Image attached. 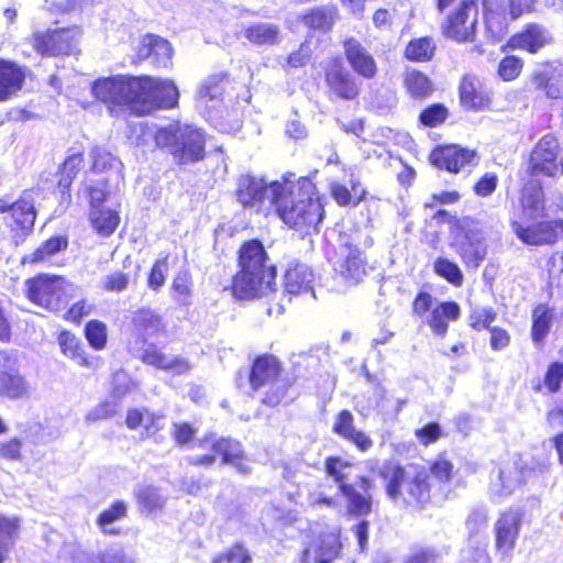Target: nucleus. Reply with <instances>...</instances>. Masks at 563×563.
I'll return each instance as SVG.
<instances>
[{
  "instance_id": "37998d69",
  "label": "nucleus",
  "mask_w": 563,
  "mask_h": 563,
  "mask_svg": "<svg viewBox=\"0 0 563 563\" xmlns=\"http://www.w3.org/2000/svg\"><path fill=\"white\" fill-rule=\"evenodd\" d=\"M125 516L126 505L123 501L118 500L99 515L97 525L102 530V532L108 534H115L119 531L113 527L114 522L123 519Z\"/></svg>"
},
{
  "instance_id": "4be33fe9",
  "label": "nucleus",
  "mask_w": 563,
  "mask_h": 563,
  "mask_svg": "<svg viewBox=\"0 0 563 563\" xmlns=\"http://www.w3.org/2000/svg\"><path fill=\"white\" fill-rule=\"evenodd\" d=\"M344 53L351 67L365 78H372L376 74V63L366 48L355 38L344 42Z\"/></svg>"
},
{
  "instance_id": "e2e57ef3",
  "label": "nucleus",
  "mask_w": 563,
  "mask_h": 563,
  "mask_svg": "<svg viewBox=\"0 0 563 563\" xmlns=\"http://www.w3.org/2000/svg\"><path fill=\"white\" fill-rule=\"evenodd\" d=\"M168 272L167 256L164 258L157 260L150 273L148 276V287L153 290H158L164 284L166 279V275Z\"/></svg>"
},
{
  "instance_id": "4d7b16f0",
  "label": "nucleus",
  "mask_w": 563,
  "mask_h": 563,
  "mask_svg": "<svg viewBox=\"0 0 563 563\" xmlns=\"http://www.w3.org/2000/svg\"><path fill=\"white\" fill-rule=\"evenodd\" d=\"M448 109L443 104H433L420 113V122L426 126H437L445 121Z\"/></svg>"
},
{
  "instance_id": "bf43d9fd",
  "label": "nucleus",
  "mask_w": 563,
  "mask_h": 563,
  "mask_svg": "<svg viewBox=\"0 0 563 563\" xmlns=\"http://www.w3.org/2000/svg\"><path fill=\"white\" fill-rule=\"evenodd\" d=\"M350 464L340 457H328L325 461V471L338 484H345L344 479L347 476Z\"/></svg>"
},
{
  "instance_id": "6e6d98bb",
  "label": "nucleus",
  "mask_w": 563,
  "mask_h": 563,
  "mask_svg": "<svg viewBox=\"0 0 563 563\" xmlns=\"http://www.w3.org/2000/svg\"><path fill=\"white\" fill-rule=\"evenodd\" d=\"M432 481H437L439 485L448 484L453 474V465L446 459L440 456L431 465Z\"/></svg>"
},
{
  "instance_id": "b1692460",
  "label": "nucleus",
  "mask_w": 563,
  "mask_h": 563,
  "mask_svg": "<svg viewBox=\"0 0 563 563\" xmlns=\"http://www.w3.org/2000/svg\"><path fill=\"white\" fill-rule=\"evenodd\" d=\"M522 482V470L516 463L504 464L497 477L490 483V494L494 498H503L516 490Z\"/></svg>"
},
{
  "instance_id": "20e7f679",
  "label": "nucleus",
  "mask_w": 563,
  "mask_h": 563,
  "mask_svg": "<svg viewBox=\"0 0 563 563\" xmlns=\"http://www.w3.org/2000/svg\"><path fill=\"white\" fill-rule=\"evenodd\" d=\"M93 96L109 106H126L137 114H146L154 99H148L151 81H143L139 77L113 76L100 78L92 85Z\"/></svg>"
},
{
  "instance_id": "c03bdc74",
  "label": "nucleus",
  "mask_w": 563,
  "mask_h": 563,
  "mask_svg": "<svg viewBox=\"0 0 563 563\" xmlns=\"http://www.w3.org/2000/svg\"><path fill=\"white\" fill-rule=\"evenodd\" d=\"M133 323L144 336H153L164 328L161 318L148 309L137 311L133 318Z\"/></svg>"
},
{
  "instance_id": "6ab92c4d",
  "label": "nucleus",
  "mask_w": 563,
  "mask_h": 563,
  "mask_svg": "<svg viewBox=\"0 0 563 563\" xmlns=\"http://www.w3.org/2000/svg\"><path fill=\"white\" fill-rule=\"evenodd\" d=\"M512 228L517 236L527 244H551L556 241L559 233L563 232V222L544 221L529 228L514 222Z\"/></svg>"
},
{
  "instance_id": "79ce46f5",
  "label": "nucleus",
  "mask_w": 563,
  "mask_h": 563,
  "mask_svg": "<svg viewBox=\"0 0 563 563\" xmlns=\"http://www.w3.org/2000/svg\"><path fill=\"white\" fill-rule=\"evenodd\" d=\"M68 242L67 239L63 236H56L52 238L47 241H45L37 250H35L33 253L25 255L22 258V263H40L44 262L47 258H49L52 255L56 254L63 249H66Z\"/></svg>"
},
{
  "instance_id": "9d476101",
  "label": "nucleus",
  "mask_w": 563,
  "mask_h": 563,
  "mask_svg": "<svg viewBox=\"0 0 563 563\" xmlns=\"http://www.w3.org/2000/svg\"><path fill=\"white\" fill-rule=\"evenodd\" d=\"M198 449L208 452L202 455L191 456L189 462L194 465L209 466L216 461L218 455H221L223 463L232 464L241 473L250 472L249 465L244 464L241 445L236 441L216 440L213 437H210L201 440L198 443Z\"/></svg>"
},
{
  "instance_id": "a878e982",
  "label": "nucleus",
  "mask_w": 563,
  "mask_h": 563,
  "mask_svg": "<svg viewBox=\"0 0 563 563\" xmlns=\"http://www.w3.org/2000/svg\"><path fill=\"white\" fill-rule=\"evenodd\" d=\"M142 361L156 368L170 371L175 374H184L190 369V364L187 360L167 355L155 345H148L144 350Z\"/></svg>"
},
{
  "instance_id": "7c9ffc66",
  "label": "nucleus",
  "mask_w": 563,
  "mask_h": 563,
  "mask_svg": "<svg viewBox=\"0 0 563 563\" xmlns=\"http://www.w3.org/2000/svg\"><path fill=\"white\" fill-rule=\"evenodd\" d=\"M336 18L335 7H318L303 14L301 20L309 29L328 32L332 29Z\"/></svg>"
},
{
  "instance_id": "39448f33",
  "label": "nucleus",
  "mask_w": 563,
  "mask_h": 563,
  "mask_svg": "<svg viewBox=\"0 0 563 563\" xmlns=\"http://www.w3.org/2000/svg\"><path fill=\"white\" fill-rule=\"evenodd\" d=\"M382 476L387 482V495L394 500L402 498L409 505H424L431 499L432 490L437 489L429 482V475L413 466L404 468L388 464L382 471ZM438 489L441 490V487Z\"/></svg>"
},
{
  "instance_id": "f03ea898",
  "label": "nucleus",
  "mask_w": 563,
  "mask_h": 563,
  "mask_svg": "<svg viewBox=\"0 0 563 563\" xmlns=\"http://www.w3.org/2000/svg\"><path fill=\"white\" fill-rule=\"evenodd\" d=\"M239 266L240 271L232 283L236 298H257L274 290L275 268L268 263L266 252L258 241H250L241 247Z\"/></svg>"
},
{
  "instance_id": "4c0bfd02",
  "label": "nucleus",
  "mask_w": 563,
  "mask_h": 563,
  "mask_svg": "<svg viewBox=\"0 0 563 563\" xmlns=\"http://www.w3.org/2000/svg\"><path fill=\"white\" fill-rule=\"evenodd\" d=\"M460 97L465 107L474 110L484 109L489 102V98L477 88L476 84L471 78H464L462 80Z\"/></svg>"
},
{
  "instance_id": "13d9d810",
  "label": "nucleus",
  "mask_w": 563,
  "mask_h": 563,
  "mask_svg": "<svg viewBox=\"0 0 563 563\" xmlns=\"http://www.w3.org/2000/svg\"><path fill=\"white\" fill-rule=\"evenodd\" d=\"M522 60L516 56H506L501 59L498 67V74L504 80H514L522 69Z\"/></svg>"
},
{
  "instance_id": "ea45409f",
  "label": "nucleus",
  "mask_w": 563,
  "mask_h": 563,
  "mask_svg": "<svg viewBox=\"0 0 563 563\" xmlns=\"http://www.w3.org/2000/svg\"><path fill=\"white\" fill-rule=\"evenodd\" d=\"M553 320L552 311L544 305H539L532 313L531 335L534 343H541L550 331Z\"/></svg>"
},
{
  "instance_id": "603ef678",
  "label": "nucleus",
  "mask_w": 563,
  "mask_h": 563,
  "mask_svg": "<svg viewBox=\"0 0 563 563\" xmlns=\"http://www.w3.org/2000/svg\"><path fill=\"white\" fill-rule=\"evenodd\" d=\"M433 268L439 276L455 286H460L463 282V274L459 266L446 258L440 257L435 260Z\"/></svg>"
},
{
  "instance_id": "bb28decb",
  "label": "nucleus",
  "mask_w": 563,
  "mask_h": 563,
  "mask_svg": "<svg viewBox=\"0 0 563 563\" xmlns=\"http://www.w3.org/2000/svg\"><path fill=\"white\" fill-rule=\"evenodd\" d=\"M550 41L548 32L537 25L530 24L522 32L514 35L508 46L512 49H525L530 53H536Z\"/></svg>"
},
{
  "instance_id": "1a4fd4ad",
  "label": "nucleus",
  "mask_w": 563,
  "mask_h": 563,
  "mask_svg": "<svg viewBox=\"0 0 563 563\" xmlns=\"http://www.w3.org/2000/svg\"><path fill=\"white\" fill-rule=\"evenodd\" d=\"M280 183H284V175L269 184L261 177L241 175L236 183L235 196L243 207L264 212L274 207L273 186Z\"/></svg>"
},
{
  "instance_id": "423d86ee",
  "label": "nucleus",
  "mask_w": 563,
  "mask_h": 563,
  "mask_svg": "<svg viewBox=\"0 0 563 563\" xmlns=\"http://www.w3.org/2000/svg\"><path fill=\"white\" fill-rule=\"evenodd\" d=\"M81 294V288L60 276L38 275L26 282L27 298L48 310L58 311Z\"/></svg>"
},
{
  "instance_id": "0e129e2a",
  "label": "nucleus",
  "mask_w": 563,
  "mask_h": 563,
  "mask_svg": "<svg viewBox=\"0 0 563 563\" xmlns=\"http://www.w3.org/2000/svg\"><path fill=\"white\" fill-rule=\"evenodd\" d=\"M563 383V363H552L544 375V385L550 393H556Z\"/></svg>"
},
{
  "instance_id": "338daca9",
  "label": "nucleus",
  "mask_w": 563,
  "mask_h": 563,
  "mask_svg": "<svg viewBox=\"0 0 563 563\" xmlns=\"http://www.w3.org/2000/svg\"><path fill=\"white\" fill-rule=\"evenodd\" d=\"M57 563H91L87 553L76 544H67L63 548Z\"/></svg>"
},
{
  "instance_id": "a211bd4d",
  "label": "nucleus",
  "mask_w": 563,
  "mask_h": 563,
  "mask_svg": "<svg viewBox=\"0 0 563 563\" xmlns=\"http://www.w3.org/2000/svg\"><path fill=\"white\" fill-rule=\"evenodd\" d=\"M325 81L330 93L344 100H353L360 92L356 79L338 62L327 68Z\"/></svg>"
},
{
  "instance_id": "f3484780",
  "label": "nucleus",
  "mask_w": 563,
  "mask_h": 563,
  "mask_svg": "<svg viewBox=\"0 0 563 563\" xmlns=\"http://www.w3.org/2000/svg\"><path fill=\"white\" fill-rule=\"evenodd\" d=\"M340 550L339 533L331 531L314 538L303 550L302 563H332Z\"/></svg>"
},
{
  "instance_id": "680f3d73",
  "label": "nucleus",
  "mask_w": 563,
  "mask_h": 563,
  "mask_svg": "<svg viewBox=\"0 0 563 563\" xmlns=\"http://www.w3.org/2000/svg\"><path fill=\"white\" fill-rule=\"evenodd\" d=\"M109 178H102L101 180L88 179V189L90 196L91 209L100 208V205L108 197L107 181Z\"/></svg>"
},
{
  "instance_id": "e433bc0d",
  "label": "nucleus",
  "mask_w": 563,
  "mask_h": 563,
  "mask_svg": "<svg viewBox=\"0 0 563 563\" xmlns=\"http://www.w3.org/2000/svg\"><path fill=\"white\" fill-rule=\"evenodd\" d=\"M92 155V174L110 173L115 175L117 178L121 177V162L114 157L110 152L96 147L91 152Z\"/></svg>"
},
{
  "instance_id": "09e8293b",
  "label": "nucleus",
  "mask_w": 563,
  "mask_h": 563,
  "mask_svg": "<svg viewBox=\"0 0 563 563\" xmlns=\"http://www.w3.org/2000/svg\"><path fill=\"white\" fill-rule=\"evenodd\" d=\"M227 80L224 76L216 75L209 77L201 86L199 90V101L201 103H208L209 101L218 100L222 97Z\"/></svg>"
},
{
  "instance_id": "393cba45",
  "label": "nucleus",
  "mask_w": 563,
  "mask_h": 563,
  "mask_svg": "<svg viewBox=\"0 0 563 563\" xmlns=\"http://www.w3.org/2000/svg\"><path fill=\"white\" fill-rule=\"evenodd\" d=\"M459 254L466 265L479 266L487 254L484 236L479 230H471L465 233L464 240L459 244Z\"/></svg>"
},
{
  "instance_id": "c756f323",
  "label": "nucleus",
  "mask_w": 563,
  "mask_h": 563,
  "mask_svg": "<svg viewBox=\"0 0 563 563\" xmlns=\"http://www.w3.org/2000/svg\"><path fill=\"white\" fill-rule=\"evenodd\" d=\"M173 49L170 44L156 35H145L142 38L139 56L141 58L154 57L155 63L159 66H167L172 57Z\"/></svg>"
},
{
  "instance_id": "de8ad7c7",
  "label": "nucleus",
  "mask_w": 563,
  "mask_h": 563,
  "mask_svg": "<svg viewBox=\"0 0 563 563\" xmlns=\"http://www.w3.org/2000/svg\"><path fill=\"white\" fill-rule=\"evenodd\" d=\"M19 529L16 518H7L0 516V563H4L8 558L9 547Z\"/></svg>"
},
{
  "instance_id": "2f4dec72",
  "label": "nucleus",
  "mask_w": 563,
  "mask_h": 563,
  "mask_svg": "<svg viewBox=\"0 0 563 563\" xmlns=\"http://www.w3.org/2000/svg\"><path fill=\"white\" fill-rule=\"evenodd\" d=\"M89 219L93 230L101 236H110L120 223L119 213L107 208L91 209Z\"/></svg>"
},
{
  "instance_id": "c9c22d12",
  "label": "nucleus",
  "mask_w": 563,
  "mask_h": 563,
  "mask_svg": "<svg viewBox=\"0 0 563 563\" xmlns=\"http://www.w3.org/2000/svg\"><path fill=\"white\" fill-rule=\"evenodd\" d=\"M340 492L346 498V511L349 515L362 517L368 515L372 511L371 497H366L360 494L352 485L341 484Z\"/></svg>"
},
{
  "instance_id": "4468645a",
  "label": "nucleus",
  "mask_w": 563,
  "mask_h": 563,
  "mask_svg": "<svg viewBox=\"0 0 563 563\" xmlns=\"http://www.w3.org/2000/svg\"><path fill=\"white\" fill-rule=\"evenodd\" d=\"M559 142L553 135L543 136L530 155L529 172L532 176L552 177L559 172Z\"/></svg>"
},
{
  "instance_id": "3c124183",
  "label": "nucleus",
  "mask_w": 563,
  "mask_h": 563,
  "mask_svg": "<svg viewBox=\"0 0 563 563\" xmlns=\"http://www.w3.org/2000/svg\"><path fill=\"white\" fill-rule=\"evenodd\" d=\"M192 292V283L186 272L176 275L172 284V297L180 305H188Z\"/></svg>"
},
{
  "instance_id": "8fccbe9b",
  "label": "nucleus",
  "mask_w": 563,
  "mask_h": 563,
  "mask_svg": "<svg viewBox=\"0 0 563 563\" xmlns=\"http://www.w3.org/2000/svg\"><path fill=\"white\" fill-rule=\"evenodd\" d=\"M85 335L92 349L103 350L106 347L108 330L102 321L90 320L85 327Z\"/></svg>"
},
{
  "instance_id": "6e6552de",
  "label": "nucleus",
  "mask_w": 563,
  "mask_h": 563,
  "mask_svg": "<svg viewBox=\"0 0 563 563\" xmlns=\"http://www.w3.org/2000/svg\"><path fill=\"white\" fill-rule=\"evenodd\" d=\"M279 375L280 365L273 355L257 357L250 375L253 389L265 388L262 401L272 407L279 405L286 393V386L279 379Z\"/></svg>"
},
{
  "instance_id": "c85d7f7f",
  "label": "nucleus",
  "mask_w": 563,
  "mask_h": 563,
  "mask_svg": "<svg viewBox=\"0 0 563 563\" xmlns=\"http://www.w3.org/2000/svg\"><path fill=\"white\" fill-rule=\"evenodd\" d=\"M460 313L461 310L456 302L435 303L431 312L426 316V322L435 334L443 336L448 331V322L457 320Z\"/></svg>"
},
{
  "instance_id": "a19ab883",
  "label": "nucleus",
  "mask_w": 563,
  "mask_h": 563,
  "mask_svg": "<svg viewBox=\"0 0 563 563\" xmlns=\"http://www.w3.org/2000/svg\"><path fill=\"white\" fill-rule=\"evenodd\" d=\"M58 343L62 353L66 357L76 361L81 366L88 367L90 365L80 346V341L75 334L69 331H63L58 336Z\"/></svg>"
},
{
  "instance_id": "58836bf2",
  "label": "nucleus",
  "mask_w": 563,
  "mask_h": 563,
  "mask_svg": "<svg viewBox=\"0 0 563 563\" xmlns=\"http://www.w3.org/2000/svg\"><path fill=\"white\" fill-rule=\"evenodd\" d=\"M435 48L432 37H418L408 43L405 48V56L412 62H429L433 57Z\"/></svg>"
},
{
  "instance_id": "052dcab7",
  "label": "nucleus",
  "mask_w": 563,
  "mask_h": 563,
  "mask_svg": "<svg viewBox=\"0 0 563 563\" xmlns=\"http://www.w3.org/2000/svg\"><path fill=\"white\" fill-rule=\"evenodd\" d=\"M95 306L91 301L86 298H81L75 303L70 306V308L65 312L64 318L67 321L79 323L84 317L89 316Z\"/></svg>"
},
{
  "instance_id": "412c9836",
  "label": "nucleus",
  "mask_w": 563,
  "mask_h": 563,
  "mask_svg": "<svg viewBox=\"0 0 563 563\" xmlns=\"http://www.w3.org/2000/svg\"><path fill=\"white\" fill-rule=\"evenodd\" d=\"M143 81H151V89H148V99H154V103L146 114L156 109H172L178 103L179 92L172 80L159 79L153 77H139Z\"/></svg>"
},
{
  "instance_id": "5701e85b",
  "label": "nucleus",
  "mask_w": 563,
  "mask_h": 563,
  "mask_svg": "<svg viewBox=\"0 0 563 563\" xmlns=\"http://www.w3.org/2000/svg\"><path fill=\"white\" fill-rule=\"evenodd\" d=\"M332 430L335 434L354 443L363 452L368 451L373 445L368 435L355 429L354 417L349 410H342L336 415Z\"/></svg>"
},
{
  "instance_id": "864d4df0",
  "label": "nucleus",
  "mask_w": 563,
  "mask_h": 563,
  "mask_svg": "<svg viewBox=\"0 0 563 563\" xmlns=\"http://www.w3.org/2000/svg\"><path fill=\"white\" fill-rule=\"evenodd\" d=\"M117 411L118 401L113 399H107L90 409L85 417V421L87 423H95L100 420H106L112 418Z\"/></svg>"
},
{
  "instance_id": "0eeeda50",
  "label": "nucleus",
  "mask_w": 563,
  "mask_h": 563,
  "mask_svg": "<svg viewBox=\"0 0 563 563\" xmlns=\"http://www.w3.org/2000/svg\"><path fill=\"white\" fill-rule=\"evenodd\" d=\"M366 267L362 251L349 239L343 241L333 261L335 290L344 291L358 284L366 275Z\"/></svg>"
},
{
  "instance_id": "473e14b6",
  "label": "nucleus",
  "mask_w": 563,
  "mask_h": 563,
  "mask_svg": "<svg viewBox=\"0 0 563 563\" xmlns=\"http://www.w3.org/2000/svg\"><path fill=\"white\" fill-rule=\"evenodd\" d=\"M312 279L311 269L303 264H298L286 272L285 288L289 294L307 291L311 288Z\"/></svg>"
},
{
  "instance_id": "9b49d317",
  "label": "nucleus",
  "mask_w": 563,
  "mask_h": 563,
  "mask_svg": "<svg viewBox=\"0 0 563 563\" xmlns=\"http://www.w3.org/2000/svg\"><path fill=\"white\" fill-rule=\"evenodd\" d=\"M80 35L78 27L56 29L34 34L32 45L41 55L73 54L78 48Z\"/></svg>"
},
{
  "instance_id": "49530a36",
  "label": "nucleus",
  "mask_w": 563,
  "mask_h": 563,
  "mask_svg": "<svg viewBox=\"0 0 563 563\" xmlns=\"http://www.w3.org/2000/svg\"><path fill=\"white\" fill-rule=\"evenodd\" d=\"M405 85L409 93L415 98H424L432 91V84L430 79L418 70L407 71Z\"/></svg>"
},
{
  "instance_id": "2eb2a0df",
  "label": "nucleus",
  "mask_w": 563,
  "mask_h": 563,
  "mask_svg": "<svg viewBox=\"0 0 563 563\" xmlns=\"http://www.w3.org/2000/svg\"><path fill=\"white\" fill-rule=\"evenodd\" d=\"M522 523V514L516 509L501 512L494 526L495 548L501 555H509L515 549Z\"/></svg>"
},
{
  "instance_id": "69168bd1",
  "label": "nucleus",
  "mask_w": 563,
  "mask_h": 563,
  "mask_svg": "<svg viewBox=\"0 0 563 563\" xmlns=\"http://www.w3.org/2000/svg\"><path fill=\"white\" fill-rule=\"evenodd\" d=\"M247 550L240 544L232 547L225 554L213 559V563H251Z\"/></svg>"
},
{
  "instance_id": "f8f14e48",
  "label": "nucleus",
  "mask_w": 563,
  "mask_h": 563,
  "mask_svg": "<svg viewBox=\"0 0 563 563\" xmlns=\"http://www.w3.org/2000/svg\"><path fill=\"white\" fill-rule=\"evenodd\" d=\"M478 9L474 0H463L449 16L443 34L456 42H472L475 38Z\"/></svg>"
},
{
  "instance_id": "a18cd8bd",
  "label": "nucleus",
  "mask_w": 563,
  "mask_h": 563,
  "mask_svg": "<svg viewBox=\"0 0 563 563\" xmlns=\"http://www.w3.org/2000/svg\"><path fill=\"white\" fill-rule=\"evenodd\" d=\"M279 30L277 26L267 23L251 25L245 31V36L255 44H274L277 42Z\"/></svg>"
},
{
  "instance_id": "774afa93",
  "label": "nucleus",
  "mask_w": 563,
  "mask_h": 563,
  "mask_svg": "<svg viewBox=\"0 0 563 563\" xmlns=\"http://www.w3.org/2000/svg\"><path fill=\"white\" fill-rule=\"evenodd\" d=\"M548 97L558 99L563 97V67L553 71L545 84Z\"/></svg>"
},
{
  "instance_id": "dca6fc26",
  "label": "nucleus",
  "mask_w": 563,
  "mask_h": 563,
  "mask_svg": "<svg viewBox=\"0 0 563 563\" xmlns=\"http://www.w3.org/2000/svg\"><path fill=\"white\" fill-rule=\"evenodd\" d=\"M27 385L18 369V360L14 353L0 355V394L9 398H19L25 395Z\"/></svg>"
},
{
  "instance_id": "cd10ccee",
  "label": "nucleus",
  "mask_w": 563,
  "mask_h": 563,
  "mask_svg": "<svg viewBox=\"0 0 563 563\" xmlns=\"http://www.w3.org/2000/svg\"><path fill=\"white\" fill-rule=\"evenodd\" d=\"M23 81L24 73L16 64L0 59V102L16 95Z\"/></svg>"
},
{
  "instance_id": "ddd939ff",
  "label": "nucleus",
  "mask_w": 563,
  "mask_h": 563,
  "mask_svg": "<svg viewBox=\"0 0 563 563\" xmlns=\"http://www.w3.org/2000/svg\"><path fill=\"white\" fill-rule=\"evenodd\" d=\"M5 212L9 213V217L5 218L7 225L13 233L15 243H19L24 240L34 225V206L24 198L14 203L0 199V213Z\"/></svg>"
},
{
  "instance_id": "72a5a7b5",
  "label": "nucleus",
  "mask_w": 563,
  "mask_h": 563,
  "mask_svg": "<svg viewBox=\"0 0 563 563\" xmlns=\"http://www.w3.org/2000/svg\"><path fill=\"white\" fill-rule=\"evenodd\" d=\"M135 498L141 512L155 514L161 511L166 503V496L154 486H142L135 492Z\"/></svg>"
},
{
  "instance_id": "f257e3e1",
  "label": "nucleus",
  "mask_w": 563,
  "mask_h": 563,
  "mask_svg": "<svg viewBox=\"0 0 563 563\" xmlns=\"http://www.w3.org/2000/svg\"><path fill=\"white\" fill-rule=\"evenodd\" d=\"M272 195L277 214L288 227L309 230L322 220L323 205L309 178L287 173L284 183L273 186Z\"/></svg>"
},
{
  "instance_id": "f704fd0d",
  "label": "nucleus",
  "mask_w": 563,
  "mask_h": 563,
  "mask_svg": "<svg viewBox=\"0 0 563 563\" xmlns=\"http://www.w3.org/2000/svg\"><path fill=\"white\" fill-rule=\"evenodd\" d=\"M521 205L530 218L543 214L544 203L542 187L537 181L526 184L522 190Z\"/></svg>"
},
{
  "instance_id": "aec40b11",
  "label": "nucleus",
  "mask_w": 563,
  "mask_h": 563,
  "mask_svg": "<svg viewBox=\"0 0 563 563\" xmlns=\"http://www.w3.org/2000/svg\"><path fill=\"white\" fill-rule=\"evenodd\" d=\"M475 157L474 152L464 150L457 145H445L432 151L430 159L439 168L457 173L465 166L472 164Z\"/></svg>"
},
{
  "instance_id": "7ed1b4c3",
  "label": "nucleus",
  "mask_w": 563,
  "mask_h": 563,
  "mask_svg": "<svg viewBox=\"0 0 563 563\" xmlns=\"http://www.w3.org/2000/svg\"><path fill=\"white\" fill-rule=\"evenodd\" d=\"M141 143L157 147H169L174 159L179 164L200 161L205 153V136L202 132L188 124H170L157 128L140 123Z\"/></svg>"
},
{
  "instance_id": "5fc2aeb1",
  "label": "nucleus",
  "mask_w": 563,
  "mask_h": 563,
  "mask_svg": "<svg viewBox=\"0 0 563 563\" xmlns=\"http://www.w3.org/2000/svg\"><path fill=\"white\" fill-rule=\"evenodd\" d=\"M82 157L81 154L69 155L62 167V177L59 179V187L68 189L76 174L81 167Z\"/></svg>"
}]
</instances>
